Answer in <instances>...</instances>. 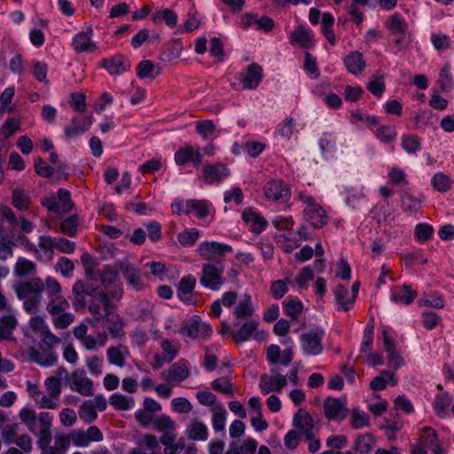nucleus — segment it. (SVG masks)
<instances>
[{
	"label": "nucleus",
	"instance_id": "nucleus-1",
	"mask_svg": "<svg viewBox=\"0 0 454 454\" xmlns=\"http://www.w3.org/2000/svg\"><path fill=\"white\" fill-rule=\"evenodd\" d=\"M14 291L17 298L23 301L25 311L31 315L36 314L43 300V281L38 277H34L17 284Z\"/></svg>",
	"mask_w": 454,
	"mask_h": 454
},
{
	"label": "nucleus",
	"instance_id": "nucleus-2",
	"mask_svg": "<svg viewBox=\"0 0 454 454\" xmlns=\"http://www.w3.org/2000/svg\"><path fill=\"white\" fill-rule=\"evenodd\" d=\"M20 418L28 430L39 437V440L44 442L51 441V427L53 416L51 412L42 411L36 417L33 410L24 408L20 412Z\"/></svg>",
	"mask_w": 454,
	"mask_h": 454
},
{
	"label": "nucleus",
	"instance_id": "nucleus-3",
	"mask_svg": "<svg viewBox=\"0 0 454 454\" xmlns=\"http://www.w3.org/2000/svg\"><path fill=\"white\" fill-rule=\"evenodd\" d=\"M118 269H114L110 265H105L102 269L98 270V273H94L92 270H87V273L90 279L93 276H98L104 288L106 290V294L114 299H120L122 296L123 289L121 282Z\"/></svg>",
	"mask_w": 454,
	"mask_h": 454
},
{
	"label": "nucleus",
	"instance_id": "nucleus-4",
	"mask_svg": "<svg viewBox=\"0 0 454 454\" xmlns=\"http://www.w3.org/2000/svg\"><path fill=\"white\" fill-rule=\"evenodd\" d=\"M174 213L177 215H190L193 214L198 218L202 219L207 217L213 206L207 200H177L171 204Z\"/></svg>",
	"mask_w": 454,
	"mask_h": 454
},
{
	"label": "nucleus",
	"instance_id": "nucleus-5",
	"mask_svg": "<svg viewBox=\"0 0 454 454\" xmlns=\"http://www.w3.org/2000/svg\"><path fill=\"white\" fill-rule=\"evenodd\" d=\"M225 267L223 262H208L202 266L200 283L202 286L212 291H218L224 283L223 272Z\"/></svg>",
	"mask_w": 454,
	"mask_h": 454
},
{
	"label": "nucleus",
	"instance_id": "nucleus-6",
	"mask_svg": "<svg viewBox=\"0 0 454 454\" xmlns=\"http://www.w3.org/2000/svg\"><path fill=\"white\" fill-rule=\"evenodd\" d=\"M100 302L102 303L105 310L104 318L106 322L105 326L107 328L113 338L121 339L124 336L123 322L121 317L114 311V306L106 294H102L100 295Z\"/></svg>",
	"mask_w": 454,
	"mask_h": 454
},
{
	"label": "nucleus",
	"instance_id": "nucleus-7",
	"mask_svg": "<svg viewBox=\"0 0 454 454\" xmlns=\"http://www.w3.org/2000/svg\"><path fill=\"white\" fill-rule=\"evenodd\" d=\"M72 293L74 297L73 305L76 310L84 309L87 306L86 296L98 298L100 301V295L106 294L99 289L98 286H94L92 283H84L82 280H77L73 285Z\"/></svg>",
	"mask_w": 454,
	"mask_h": 454
},
{
	"label": "nucleus",
	"instance_id": "nucleus-8",
	"mask_svg": "<svg viewBox=\"0 0 454 454\" xmlns=\"http://www.w3.org/2000/svg\"><path fill=\"white\" fill-rule=\"evenodd\" d=\"M325 332L319 328H312L300 337L301 348L307 356H317L322 353L324 348L322 339Z\"/></svg>",
	"mask_w": 454,
	"mask_h": 454
},
{
	"label": "nucleus",
	"instance_id": "nucleus-9",
	"mask_svg": "<svg viewBox=\"0 0 454 454\" xmlns=\"http://www.w3.org/2000/svg\"><path fill=\"white\" fill-rule=\"evenodd\" d=\"M197 252L205 261L222 262L221 259L228 253L232 252V247L224 243L216 241H205L200 244Z\"/></svg>",
	"mask_w": 454,
	"mask_h": 454
},
{
	"label": "nucleus",
	"instance_id": "nucleus-10",
	"mask_svg": "<svg viewBox=\"0 0 454 454\" xmlns=\"http://www.w3.org/2000/svg\"><path fill=\"white\" fill-rule=\"evenodd\" d=\"M263 192L267 200L284 204L291 198L289 186L281 179H272L266 183Z\"/></svg>",
	"mask_w": 454,
	"mask_h": 454
},
{
	"label": "nucleus",
	"instance_id": "nucleus-11",
	"mask_svg": "<svg viewBox=\"0 0 454 454\" xmlns=\"http://www.w3.org/2000/svg\"><path fill=\"white\" fill-rule=\"evenodd\" d=\"M67 384L73 391L83 396L93 395V382L86 376L83 370H76L70 374H67Z\"/></svg>",
	"mask_w": 454,
	"mask_h": 454
},
{
	"label": "nucleus",
	"instance_id": "nucleus-12",
	"mask_svg": "<svg viewBox=\"0 0 454 454\" xmlns=\"http://www.w3.org/2000/svg\"><path fill=\"white\" fill-rule=\"evenodd\" d=\"M324 411L327 419L333 421H342L348 413L347 398L327 397L324 402Z\"/></svg>",
	"mask_w": 454,
	"mask_h": 454
},
{
	"label": "nucleus",
	"instance_id": "nucleus-13",
	"mask_svg": "<svg viewBox=\"0 0 454 454\" xmlns=\"http://www.w3.org/2000/svg\"><path fill=\"white\" fill-rule=\"evenodd\" d=\"M114 268L122 272L123 278L130 287L137 291H141L145 288L140 270L129 260L115 262Z\"/></svg>",
	"mask_w": 454,
	"mask_h": 454
},
{
	"label": "nucleus",
	"instance_id": "nucleus-14",
	"mask_svg": "<svg viewBox=\"0 0 454 454\" xmlns=\"http://www.w3.org/2000/svg\"><path fill=\"white\" fill-rule=\"evenodd\" d=\"M101 67L111 75H121L130 69L129 59L121 54H115L101 60Z\"/></svg>",
	"mask_w": 454,
	"mask_h": 454
},
{
	"label": "nucleus",
	"instance_id": "nucleus-15",
	"mask_svg": "<svg viewBox=\"0 0 454 454\" xmlns=\"http://www.w3.org/2000/svg\"><path fill=\"white\" fill-rule=\"evenodd\" d=\"M230 175L227 166L222 162L207 164L202 168V178L206 184H219Z\"/></svg>",
	"mask_w": 454,
	"mask_h": 454
},
{
	"label": "nucleus",
	"instance_id": "nucleus-16",
	"mask_svg": "<svg viewBox=\"0 0 454 454\" xmlns=\"http://www.w3.org/2000/svg\"><path fill=\"white\" fill-rule=\"evenodd\" d=\"M93 118L91 115L82 117H74L71 123L65 127L64 135L67 140H70L80 137L87 131L92 124Z\"/></svg>",
	"mask_w": 454,
	"mask_h": 454
},
{
	"label": "nucleus",
	"instance_id": "nucleus-17",
	"mask_svg": "<svg viewBox=\"0 0 454 454\" xmlns=\"http://www.w3.org/2000/svg\"><path fill=\"white\" fill-rule=\"evenodd\" d=\"M239 78L244 89L254 90L262 79V68L260 65L253 63L239 73Z\"/></svg>",
	"mask_w": 454,
	"mask_h": 454
},
{
	"label": "nucleus",
	"instance_id": "nucleus-18",
	"mask_svg": "<svg viewBox=\"0 0 454 454\" xmlns=\"http://www.w3.org/2000/svg\"><path fill=\"white\" fill-rule=\"evenodd\" d=\"M93 29L91 27H87L85 31L76 34L72 41V46L76 53L93 51L97 49V45L92 42Z\"/></svg>",
	"mask_w": 454,
	"mask_h": 454
},
{
	"label": "nucleus",
	"instance_id": "nucleus-19",
	"mask_svg": "<svg viewBox=\"0 0 454 454\" xmlns=\"http://www.w3.org/2000/svg\"><path fill=\"white\" fill-rule=\"evenodd\" d=\"M286 384L287 380L285 375L270 376L262 374L260 377L259 387L263 395H268L270 392H280Z\"/></svg>",
	"mask_w": 454,
	"mask_h": 454
},
{
	"label": "nucleus",
	"instance_id": "nucleus-20",
	"mask_svg": "<svg viewBox=\"0 0 454 454\" xmlns=\"http://www.w3.org/2000/svg\"><path fill=\"white\" fill-rule=\"evenodd\" d=\"M289 42L292 45L309 49L314 44L313 34L303 26H299L290 33Z\"/></svg>",
	"mask_w": 454,
	"mask_h": 454
},
{
	"label": "nucleus",
	"instance_id": "nucleus-21",
	"mask_svg": "<svg viewBox=\"0 0 454 454\" xmlns=\"http://www.w3.org/2000/svg\"><path fill=\"white\" fill-rule=\"evenodd\" d=\"M242 220L250 226L251 231L257 234L262 232L268 226L267 220L252 208H247L243 212Z\"/></svg>",
	"mask_w": 454,
	"mask_h": 454
},
{
	"label": "nucleus",
	"instance_id": "nucleus-22",
	"mask_svg": "<svg viewBox=\"0 0 454 454\" xmlns=\"http://www.w3.org/2000/svg\"><path fill=\"white\" fill-rule=\"evenodd\" d=\"M303 212L306 221L315 228H321L327 223L326 213L318 204L305 207Z\"/></svg>",
	"mask_w": 454,
	"mask_h": 454
},
{
	"label": "nucleus",
	"instance_id": "nucleus-23",
	"mask_svg": "<svg viewBox=\"0 0 454 454\" xmlns=\"http://www.w3.org/2000/svg\"><path fill=\"white\" fill-rule=\"evenodd\" d=\"M293 425L301 431L305 438H310L313 432L314 423L311 416L304 410L300 409L294 416Z\"/></svg>",
	"mask_w": 454,
	"mask_h": 454
},
{
	"label": "nucleus",
	"instance_id": "nucleus-24",
	"mask_svg": "<svg viewBox=\"0 0 454 454\" xmlns=\"http://www.w3.org/2000/svg\"><path fill=\"white\" fill-rule=\"evenodd\" d=\"M106 356L110 364L121 368L125 365L126 359L129 356V350L128 347L123 344L111 346L106 350Z\"/></svg>",
	"mask_w": 454,
	"mask_h": 454
},
{
	"label": "nucleus",
	"instance_id": "nucleus-25",
	"mask_svg": "<svg viewBox=\"0 0 454 454\" xmlns=\"http://www.w3.org/2000/svg\"><path fill=\"white\" fill-rule=\"evenodd\" d=\"M189 376L188 362L181 359L171 364L165 380L170 382L180 383Z\"/></svg>",
	"mask_w": 454,
	"mask_h": 454
},
{
	"label": "nucleus",
	"instance_id": "nucleus-26",
	"mask_svg": "<svg viewBox=\"0 0 454 454\" xmlns=\"http://www.w3.org/2000/svg\"><path fill=\"white\" fill-rule=\"evenodd\" d=\"M30 356L34 362L44 367L54 365L58 360V356L55 351L48 348L33 349L30 352Z\"/></svg>",
	"mask_w": 454,
	"mask_h": 454
},
{
	"label": "nucleus",
	"instance_id": "nucleus-27",
	"mask_svg": "<svg viewBox=\"0 0 454 454\" xmlns=\"http://www.w3.org/2000/svg\"><path fill=\"white\" fill-rule=\"evenodd\" d=\"M334 298L338 309L348 311L355 302V296L349 294L348 289L343 285H338L334 290Z\"/></svg>",
	"mask_w": 454,
	"mask_h": 454
},
{
	"label": "nucleus",
	"instance_id": "nucleus-28",
	"mask_svg": "<svg viewBox=\"0 0 454 454\" xmlns=\"http://www.w3.org/2000/svg\"><path fill=\"white\" fill-rule=\"evenodd\" d=\"M254 312L252 298L249 294H245L234 308L233 315L236 319H247L254 315Z\"/></svg>",
	"mask_w": 454,
	"mask_h": 454
},
{
	"label": "nucleus",
	"instance_id": "nucleus-29",
	"mask_svg": "<svg viewBox=\"0 0 454 454\" xmlns=\"http://www.w3.org/2000/svg\"><path fill=\"white\" fill-rule=\"evenodd\" d=\"M420 438L423 439L425 445L429 448L434 454L442 453L438 435L434 429L430 427H422L420 429Z\"/></svg>",
	"mask_w": 454,
	"mask_h": 454
},
{
	"label": "nucleus",
	"instance_id": "nucleus-30",
	"mask_svg": "<svg viewBox=\"0 0 454 454\" xmlns=\"http://www.w3.org/2000/svg\"><path fill=\"white\" fill-rule=\"evenodd\" d=\"M344 63L348 72L353 74H360L365 67V61L363 54L356 51L348 54L344 59Z\"/></svg>",
	"mask_w": 454,
	"mask_h": 454
},
{
	"label": "nucleus",
	"instance_id": "nucleus-31",
	"mask_svg": "<svg viewBox=\"0 0 454 454\" xmlns=\"http://www.w3.org/2000/svg\"><path fill=\"white\" fill-rule=\"evenodd\" d=\"M12 201L14 207L20 211H27L32 202L30 195L20 187H16L12 191Z\"/></svg>",
	"mask_w": 454,
	"mask_h": 454
},
{
	"label": "nucleus",
	"instance_id": "nucleus-32",
	"mask_svg": "<svg viewBox=\"0 0 454 454\" xmlns=\"http://www.w3.org/2000/svg\"><path fill=\"white\" fill-rule=\"evenodd\" d=\"M258 327L256 320H249L244 323L237 331H232L236 342H244L248 340Z\"/></svg>",
	"mask_w": 454,
	"mask_h": 454
},
{
	"label": "nucleus",
	"instance_id": "nucleus-33",
	"mask_svg": "<svg viewBox=\"0 0 454 454\" xmlns=\"http://www.w3.org/2000/svg\"><path fill=\"white\" fill-rule=\"evenodd\" d=\"M386 27L392 35L403 34L408 28V24L399 12H395L388 17L386 21Z\"/></svg>",
	"mask_w": 454,
	"mask_h": 454
},
{
	"label": "nucleus",
	"instance_id": "nucleus-34",
	"mask_svg": "<svg viewBox=\"0 0 454 454\" xmlns=\"http://www.w3.org/2000/svg\"><path fill=\"white\" fill-rule=\"evenodd\" d=\"M354 444L359 454H370L375 445V438L372 434H359Z\"/></svg>",
	"mask_w": 454,
	"mask_h": 454
},
{
	"label": "nucleus",
	"instance_id": "nucleus-35",
	"mask_svg": "<svg viewBox=\"0 0 454 454\" xmlns=\"http://www.w3.org/2000/svg\"><path fill=\"white\" fill-rule=\"evenodd\" d=\"M186 434L191 440L206 441L207 439V427L200 421H192L186 428Z\"/></svg>",
	"mask_w": 454,
	"mask_h": 454
},
{
	"label": "nucleus",
	"instance_id": "nucleus-36",
	"mask_svg": "<svg viewBox=\"0 0 454 454\" xmlns=\"http://www.w3.org/2000/svg\"><path fill=\"white\" fill-rule=\"evenodd\" d=\"M17 326V319L12 315L0 317V339H12V333Z\"/></svg>",
	"mask_w": 454,
	"mask_h": 454
},
{
	"label": "nucleus",
	"instance_id": "nucleus-37",
	"mask_svg": "<svg viewBox=\"0 0 454 454\" xmlns=\"http://www.w3.org/2000/svg\"><path fill=\"white\" fill-rule=\"evenodd\" d=\"M68 301L62 295L58 297L51 298L46 305V310L51 317H55L61 312H64L69 309Z\"/></svg>",
	"mask_w": 454,
	"mask_h": 454
},
{
	"label": "nucleus",
	"instance_id": "nucleus-38",
	"mask_svg": "<svg viewBox=\"0 0 454 454\" xmlns=\"http://www.w3.org/2000/svg\"><path fill=\"white\" fill-rule=\"evenodd\" d=\"M110 404L118 411H129L135 406L132 397L126 396L120 393L113 394L109 398Z\"/></svg>",
	"mask_w": 454,
	"mask_h": 454
},
{
	"label": "nucleus",
	"instance_id": "nucleus-39",
	"mask_svg": "<svg viewBox=\"0 0 454 454\" xmlns=\"http://www.w3.org/2000/svg\"><path fill=\"white\" fill-rule=\"evenodd\" d=\"M453 180L442 172L434 174L431 179V185L439 192H446L452 188Z\"/></svg>",
	"mask_w": 454,
	"mask_h": 454
},
{
	"label": "nucleus",
	"instance_id": "nucleus-40",
	"mask_svg": "<svg viewBox=\"0 0 454 454\" xmlns=\"http://www.w3.org/2000/svg\"><path fill=\"white\" fill-rule=\"evenodd\" d=\"M34 400L41 409H56L59 406V398L53 395H45L40 390L34 393Z\"/></svg>",
	"mask_w": 454,
	"mask_h": 454
},
{
	"label": "nucleus",
	"instance_id": "nucleus-41",
	"mask_svg": "<svg viewBox=\"0 0 454 454\" xmlns=\"http://www.w3.org/2000/svg\"><path fill=\"white\" fill-rule=\"evenodd\" d=\"M35 270V263L25 257H19L14 266V273L18 278H23L34 273Z\"/></svg>",
	"mask_w": 454,
	"mask_h": 454
},
{
	"label": "nucleus",
	"instance_id": "nucleus-42",
	"mask_svg": "<svg viewBox=\"0 0 454 454\" xmlns=\"http://www.w3.org/2000/svg\"><path fill=\"white\" fill-rule=\"evenodd\" d=\"M402 288L403 294H392L390 296L391 301L395 303H402L404 305H409L412 303L415 298L417 297V291L412 290L411 286L407 284H403Z\"/></svg>",
	"mask_w": 454,
	"mask_h": 454
},
{
	"label": "nucleus",
	"instance_id": "nucleus-43",
	"mask_svg": "<svg viewBox=\"0 0 454 454\" xmlns=\"http://www.w3.org/2000/svg\"><path fill=\"white\" fill-rule=\"evenodd\" d=\"M401 146L409 154L416 153L421 149V139L415 135H403Z\"/></svg>",
	"mask_w": 454,
	"mask_h": 454
},
{
	"label": "nucleus",
	"instance_id": "nucleus-44",
	"mask_svg": "<svg viewBox=\"0 0 454 454\" xmlns=\"http://www.w3.org/2000/svg\"><path fill=\"white\" fill-rule=\"evenodd\" d=\"M401 207L404 212H418L421 207L420 200L409 192H403L401 194Z\"/></svg>",
	"mask_w": 454,
	"mask_h": 454
},
{
	"label": "nucleus",
	"instance_id": "nucleus-45",
	"mask_svg": "<svg viewBox=\"0 0 454 454\" xmlns=\"http://www.w3.org/2000/svg\"><path fill=\"white\" fill-rule=\"evenodd\" d=\"M333 23V16L330 12H324L322 15V32L331 45L335 44Z\"/></svg>",
	"mask_w": 454,
	"mask_h": 454
},
{
	"label": "nucleus",
	"instance_id": "nucleus-46",
	"mask_svg": "<svg viewBox=\"0 0 454 454\" xmlns=\"http://www.w3.org/2000/svg\"><path fill=\"white\" fill-rule=\"evenodd\" d=\"M349 419L353 429L357 430L370 425V416L359 409L352 410Z\"/></svg>",
	"mask_w": 454,
	"mask_h": 454
},
{
	"label": "nucleus",
	"instance_id": "nucleus-47",
	"mask_svg": "<svg viewBox=\"0 0 454 454\" xmlns=\"http://www.w3.org/2000/svg\"><path fill=\"white\" fill-rule=\"evenodd\" d=\"M196 285V278L192 275L183 277L177 288V295L180 300H184V296L191 295Z\"/></svg>",
	"mask_w": 454,
	"mask_h": 454
},
{
	"label": "nucleus",
	"instance_id": "nucleus-48",
	"mask_svg": "<svg viewBox=\"0 0 454 454\" xmlns=\"http://www.w3.org/2000/svg\"><path fill=\"white\" fill-rule=\"evenodd\" d=\"M199 317L194 316L191 317L183 326L179 329V333L187 338L195 339L199 337Z\"/></svg>",
	"mask_w": 454,
	"mask_h": 454
},
{
	"label": "nucleus",
	"instance_id": "nucleus-49",
	"mask_svg": "<svg viewBox=\"0 0 454 454\" xmlns=\"http://www.w3.org/2000/svg\"><path fill=\"white\" fill-rule=\"evenodd\" d=\"M373 132L376 137L385 144L394 141L397 136L395 128L391 125L379 126Z\"/></svg>",
	"mask_w": 454,
	"mask_h": 454
},
{
	"label": "nucleus",
	"instance_id": "nucleus-50",
	"mask_svg": "<svg viewBox=\"0 0 454 454\" xmlns=\"http://www.w3.org/2000/svg\"><path fill=\"white\" fill-rule=\"evenodd\" d=\"M451 401L452 398L448 393L436 395L433 403V406L436 414L440 417H444Z\"/></svg>",
	"mask_w": 454,
	"mask_h": 454
},
{
	"label": "nucleus",
	"instance_id": "nucleus-51",
	"mask_svg": "<svg viewBox=\"0 0 454 454\" xmlns=\"http://www.w3.org/2000/svg\"><path fill=\"white\" fill-rule=\"evenodd\" d=\"M200 236V231L196 228L186 229L177 235V240L183 247H192Z\"/></svg>",
	"mask_w": 454,
	"mask_h": 454
},
{
	"label": "nucleus",
	"instance_id": "nucleus-52",
	"mask_svg": "<svg viewBox=\"0 0 454 454\" xmlns=\"http://www.w3.org/2000/svg\"><path fill=\"white\" fill-rule=\"evenodd\" d=\"M137 74L139 78H154L159 74L156 67L151 60H142L137 67Z\"/></svg>",
	"mask_w": 454,
	"mask_h": 454
},
{
	"label": "nucleus",
	"instance_id": "nucleus-53",
	"mask_svg": "<svg viewBox=\"0 0 454 454\" xmlns=\"http://www.w3.org/2000/svg\"><path fill=\"white\" fill-rule=\"evenodd\" d=\"M92 401H84L79 409V417L86 423H91L97 419V411L93 407Z\"/></svg>",
	"mask_w": 454,
	"mask_h": 454
},
{
	"label": "nucleus",
	"instance_id": "nucleus-54",
	"mask_svg": "<svg viewBox=\"0 0 454 454\" xmlns=\"http://www.w3.org/2000/svg\"><path fill=\"white\" fill-rule=\"evenodd\" d=\"M160 347L162 349L161 355L166 357L165 360L171 362L177 356L179 351L177 342L168 339H164L160 342Z\"/></svg>",
	"mask_w": 454,
	"mask_h": 454
},
{
	"label": "nucleus",
	"instance_id": "nucleus-55",
	"mask_svg": "<svg viewBox=\"0 0 454 454\" xmlns=\"http://www.w3.org/2000/svg\"><path fill=\"white\" fill-rule=\"evenodd\" d=\"M227 411L223 406L215 408L212 416V426L215 432H222L225 428Z\"/></svg>",
	"mask_w": 454,
	"mask_h": 454
},
{
	"label": "nucleus",
	"instance_id": "nucleus-56",
	"mask_svg": "<svg viewBox=\"0 0 454 454\" xmlns=\"http://www.w3.org/2000/svg\"><path fill=\"white\" fill-rule=\"evenodd\" d=\"M289 279H278L271 282L270 293L276 300H279L288 292Z\"/></svg>",
	"mask_w": 454,
	"mask_h": 454
},
{
	"label": "nucleus",
	"instance_id": "nucleus-57",
	"mask_svg": "<svg viewBox=\"0 0 454 454\" xmlns=\"http://www.w3.org/2000/svg\"><path fill=\"white\" fill-rule=\"evenodd\" d=\"M438 82L442 91H450L454 88L450 64L441 69Z\"/></svg>",
	"mask_w": 454,
	"mask_h": 454
},
{
	"label": "nucleus",
	"instance_id": "nucleus-58",
	"mask_svg": "<svg viewBox=\"0 0 454 454\" xmlns=\"http://www.w3.org/2000/svg\"><path fill=\"white\" fill-rule=\"evenodd\" d=\"M107 336L106 333H98L97 337L87 335L82 340V344L88 350H94L98 347H104L106 343Z\"/></svg>",
	"mask_w": 454,
	"mask_h": 454
},
{
	"label": "nucleus",
	"instance_id": "nucleus-59",
	"mask_svg": "<svg viewBox=\"0 0 454 454\" xmlns=\"http://www.w3.org/2000/svg\"><path fill=\"white\" fill-rule=\"evenodd\" d=\"M283 309L287 316L296 320L303 309V304L300 300H289L284 303Z\"/></svg>",
	"mask_w": 454,
	"mask_h": 454
},
{
	"label": "nucleus",
	"instance_id": "nucleus-60",
	"mask_svg": "<svg viewBox=\"0 0 454 454\" xmlns=\"http://www.w3.org/2000/svg\"><path fill=\"white\" fill-rule=\"evenodd\" d=\"M430 41L434 47L439 51H445L450 48L451 41L450 37L442 33H433Z\"/></svg>",
	"mask_w": 454,
	"mask_h": 454
},
{
	"label": "nucleus",
	"instance_id": "nucleus-61",
	"mask_svg": "<svg viewBox=\"0 0 454 454\" xmlns=\"http://www.w3.org/2000/svg\"><path fill=\"white\" fill-rule=\"evenodd\" d=\"M51 318L56 328L66 329L74 321V315L66 310L59 315H55Z\"/></svg>",
	"mask_w": 454,
	"mask_h": 454
},
{
	"label": "nucleus",
	"instance_id": "nucleus-62",
	"mask_svg": "<svg viewBox=\"0 0 454 454\" xmlns=\"http://www.w3.org/2000/svg\"><path fill=\"white\" fill-rule=\"evenodd\" d=\"M319 146L323 153H331L336 146V137L333 133L325 132L319 139Z\"/></svg>",
	"mask_w": 454,
	"mask_h": 454
},
{
	"label": "nucleus",
	"instance_id": "nucleus-63",
	"mask_svg": "<svg viewBox=\"0 0 454 454\" xmlns=\"http://www.w3.org/2000/svg\"><path fill=\"white\" fill-rule=\"evenodd\" d=\"M78 217L77 215H71L63 220L60 223V231L62 233L74 237L77 232Z\"/></svg>",
	"mask_w": 454,
	"mask_h": 454
},
{
	"label": "nucleus",
	"instance_id": "nucleus-64",
	"mask_svg": "<svg viewBox=\"0 0 454 454\" xmlns=\"http://www.w3.org/2000/svg\"><path fill=\"white\" fill-rule=\"evenodd\" d=\"M55 269L56 270L60 271L63 277L70 278L74 273V264L69 258L62 256L56 263Z\"/></svg>",
	"mask_w": 454,
	"mask_h": 454
}]
</instances>
